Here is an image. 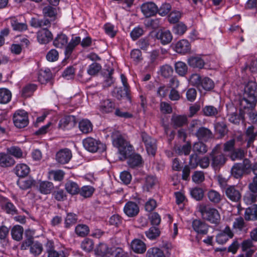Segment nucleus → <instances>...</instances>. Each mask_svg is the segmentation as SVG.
<instances>
[{"instance_id": "nucleus-13", "label": "nucleus", "mask_w": 257, "mask_h": 257, "mask_svg": "<svg viewBox=\"0 0 257 257\" xmlns=\"http://www.w3.org/2000/svg\"><path fill=\"white\" fill-rule=\"evenodd\" d=\"M124 213L130 217L137 216L139 212L138 204L133 201L127 202L123 207Z\"/></svg>"}, {"instance_id": "nucleus-44", "label": "nucleus", "mask_w": 257, "mask_h": 257, "mask_svg": "<svg viewBox=\"0 0 257 257\" xmlns=\"http://www.w3.org/2000/svg\"><path fill=\"white\" fill-rule=\"evenodd\" d=\"M42 13L45 17H49L54 19H55L57 14L56 9L50 5L44 7L42 10Z\"/></svg>"}, {"instance_id": "nucleus-22", "label": "nucleus", "mask_w": 257, "mask_h": 257, "mask_svg": "<svg viewBox=\"0 0 257 257\" xmlns=\"http://www.w3.org/2000/svg\"><path fill=\"white\" fill-rule=\"evenodd\" d=\"M25 243L27 246L31 245L30 252L35 256L40 255L43 250L42 244L38 242L32 243V239L31 238L26 240Z\"/></svg>"}, {"instance_id": "nucleus-5", "label": "nucleus", "mask_w": 257, "mask_h": 257, "mask_svg": "<svg viewBox=\"0 0 257 257\" xmlns=\"http://www.w3.org/2000/svg\"><path fill=\"white\" fill-rule=\"evenodd\" d=\"M249 192L243 196V200L247 204H251L257 200V177H253L248 184Z\"/></svg>"}, {"instance_id": "nucleus-14", "label": "nucleus", "mask_w": 257, "mask_h": 257, "mask_svg": "<svg viewBox=\"0 0 257 257\" xmlns=\"http://www.w3.org/2000/svg\"><path fill=\"white\" fill-rule=\"evenodd\" d=\"M76 124L75 118L74 116H66L60 119L58 127L59 128L65 130L73 127Z\"/></svg>"}, {"instance_id": "nucleus-4", "label": "nucleus", "mask_w": 257, "mask_h": 257, "mask_svg": "<svg viewBox=\"0 0 257 257\" xmlns=\"http://www.w3.org/2000/svg\"><path fill=\"white\" fill-rule=\"evenodd\" d=\"M201 212L203 217L211 223L214 224L219 223L220 215L216 209L204 206L201 209Z\"/></svg>"}, {"instance_id": "nucleus-8", "label": "nucleus", "mask_w": 257, "mask_h": 257, "mask_svg": "<svg viewBox=\"0 0 257 257\" xmlns=\"http://www.w3.org/2000/svg\"><path fill=\"white\" fill-rule=\"evenodd\" d=\"M13 121L15 126L19 128H23L28 124V116L27 113L24 110H18L15 113Z\"/></svg>"}, {"instance_id": "nucleus-36", "label": "nucleus", "mask_w": 257, "mask_h": 257, "mask_svg": "<svg viewBox=\"0 0 257 257\" xmlns=\"http://www.w3.org/2000/svg\"><path fill=\"white\" fill-rule=\"evenodd\" d=\"M12 98L11 91L6 88H0V103L7 104L9 103Z\"/></svg>"}, {"instance_id": "nucleus-38", "label": "nucleus", "mask_w": 257, "mask_h": 257, "mask_svg": "<svg viewBox=\"0 0 257 257\" xmlns=\"http://www.w3.org/2000/svg\"><path fill=\"white\" fill-rule=\"evenodd\" d=\"M115 108L113 102L109 99L103 101L100 105V110L103 113H109L112 112Z\"/></svg>"}, {"instance_id": "nucleus-45", "label": "nucleus", "mask_w": 257, "mask_h": 257, "mask_svg": "<svg viewBox=\"0 0 257 257\" xmlns=\"http://www.w3.org/2000/svg\"><path fill=\"white\" fill-rule=\"evenodd\" d=\"M75 231L78 236L84 237L89 233V228L86 224H79L75 227Z\"/></svg>"}, {"instance_id": "nucleus-46", "label": "nucleus", "mask_w": 257, "mask_h": 257, "mask_svg": "<svg viewBox=\"0 0 257 257\" xmlns=\"http://www.w3.org/2000/svg\"><path fill=\"white\" fill-rule=\"evenodd\" d=\"M23 228L20 225L15 226L11 230V234L14 239L19 241L22 239Z\"/></svg>"}, {"instance_id": "nucleus-23", "label": "nucleus", "mask_w": 257, "mask_h": 257, "mask_svg": "<svg viewBox=\"0 0 257 257\" xmlns=\"http://www.w3.org/2000/svg\"><path fill=\"white\" fill-rule=\"evenodd\" d=\"M244 218L246 220H257V204L252 205L246 208L244 212Z\"/></svg>"}, {"instance_id": "nucleus-20", "label": "nucleus", "mask_w": 257, "mask_h": 257, "mask_svg": "<svg viewBox=\"0 0 257 257\" xmlns=\"http://www.w3.org/2000/svg\"><path fill=\"white\" fill-rule=\"evenodd\" d=\"M245 141L247 143L246 147L249 148L253 146V143L257 136V132L254 131L253 126H248L245 132Z\"/></svg>"}, {"instance_id": "nucleus-48", "label": "nucleus", "mask_w": 257, "mask_h": 257, "mask_svg": "<svg viewBox=\"0 0 257 257\" xmlns=\"http://www.w3.org/2000/svg\"><path fill=\"white\" fill-rule=\"evenodd\" d=\"M7 153L11 156L12 155L15 158L20 159L23 158V152L19 147L12 146L7 149Z\"/></svg>"}, {"instance_id": "nucleus-52", "label": "nucleus", "mask_w": 257, "mask_h": 257, "mask_svg": "<svg viewBox=\"0 0 257 257\" xmlns=\"http://www.w3.org/2000/svg\"><path fill=\"white\" fill-rule=\"evenodd\" d=\"M204 115L207 116H215L218 113V109L212 105H206L203 108Z\"/></svg>"}, {"instance_id": "nucleus-62", "label": "nucleus", "mask_w": 257, "mask_h": 257, "mask_svg": "<svg viewBox=\"0 0 257 257\" xmlns=\"http://www.w3.org/2000/svg\"><path fill=\"white\" fill-rule=\"evenodd\" d=\"M95 251L96 253L99 255L103 256L108 253H110V251L106 244L100 243L96 248Z\"/></svg>"}, {"instance_id": "nucleus-18", "label": "nucleus", "mask_w": 257, "mask_h": 257, "mask_svg": "<svg viewBox=\"0 0 257 257\" xmlns=\"http://www.w3.org/2000/svg\"><path fill=\"white\" fill-rule=\"evenodd\" d=\"M53 35L47 29L44 28L39 31L37 34V39L41 44H47L52 40Z\"/></svg>"}, {"instance_id": "nucleus-47", "label": "nucleus", "mask_w": 257, "mask_h": 257, "mask_svg": "<svg viewBox=\"0 0 257 257\" xmlns=\"http://www.w3.org/2000/svg\"><path fill=\"white\" fill-rule=\"evenodd\" d=\"M77 216L76 214L73 213H67L65 219V227L66 228H70L77 222Z\"/></svg>"}, {"instance_id": "nucleus-35", "label": "nucleus", "mask_w": 257, "mask_h": 257, "mask_svg": "<svg viewBox=\"0 0 257 257\" xmlns=\"http://www.w3.org/2000/svg\"><path fill=\"white\" fill-rule=\"evenodd\" d=\"M129 158L127 160V164L131 168H135L140 166L142 163V158L141 155L139 154H134L128 155Z\"/></svg>"}, {"instance_id": "nucleus-21", "label": "nucleus", "mask_w": 257, "mask_h": 257, "mask_svg": "<svg viewBox=\"0 0 257 257\" xmlns=\"http://www.w3.org/2000/svg\"><path fill=\"white\" fill-rule=\"evenodd\" d=\"M156 38L163 45L170 43L173 38L171 32L169 30L159 31L156 34Z\"/></svg>"}, {"instance_id": "nucleus-29", "label": "nucleus", "mask_w": 257, "mask_h": 257, "mask_svg": "<svg viewBox=\"0 0 257 257\" xmlns=\"http://www.w3.org/2000/svg\"><path fill=\"white\" fill-rule=\"evenodd\" d=\"M158 183V179L154 176L149 175L146 177L145 183L144 185V190L149 192L154 188Z\"/></svg>"}, {"instance_id": "nucleus-49", "label": "nucleus", "mask_w": 257, "mask_h": 257, "mask_svg": "<svg viewBox=\"0 0 257 257\" xmlns=\"http://www.w3.org/2000/svg\"><path fill=\"white\" fill-rule=\"evenodd\" d=\"M146 257H165V255L161 249L158 247H152L148 250Z\"/></svg>"}, {"instance_id": "nucleus-59", "label": "nucleus", "mask_w": 257, "mask_h": 257, "mask_svg": "<svg viewBox=\"0 0 257 257\" xmlns=\"http://www.w3.org/2000/svg\"><path fill=\"white\" fill-rule=\"evenodd\" d=\"M94 192V189L90 186H84L80 189L79 193L84 198L90 197Z\"/></svg>"}, {"instance_id": "nucleus-61", "label": "nucleus", "mask_w": 257, "mask_h": 257, "mask_svg": "<svg viewBox=\"0 0 257 257\" xmlns=\"http://www.w3.org/2000/svg\"><path fill=\"white\" fill-rule=\"evenodd\" d=\"M101 69V65L99 63L94 62L89 66L87 73L90 75H95L98 73Z\"/></svg>"}, {"instance_id": "nucleus-41", "label": "nucleus", "mask_w": 257, "mask_h": 257, "mask_svg": "<svg viewBox=\"0 0 257 257\" xmlns=\"http://www.w3.org/2000/svg\"><path fill=\"white\" fill-rule=\"evenodd\" d=\"M67 43L68 38L63 34H58L53 41V44L55 47L61 48L65 46Z\"/></svg>"}, {"instance_id": "nucleus-31", "label": "nucleus", "mask_w": 257, "mask_h": 257, "mask_svg": "<svg viewBox=\"0 0 257 257\" xmlns=\"http://www.w3.org/2000/svg\"><path fill=\"white\" fill-rule=\"evenodd\" d=\"M171 122L175 127H179L185 125L187 122V118L185 115H173Z\"/></svg>"}, {"instance_id": "nucleus-63", "label": "nucleus", "mask_w": 257, "mask_h": 257, "mask_svg": "<svg viewBox=\"0 0 257 257\" xmlns=\"http://www.w3.org/2000/svg\"><path fill=\"white\" fill-rule=\"evenodd\" d=\"M187 26L182 23H180L173 27L174 33L179 35H182L187 30Z\"/></svg>"}, {"instance_id": "nucleus-24", "label": "nucleus", "mask_w": 257, "mask_h": 257, "mask_svg": "<svg viewBox=\"0 0 257 257\" xmlns=\"http://www.w3.org/2000/svg\"><path fill=\"white\" fill-rule=\"evenodd\" d=\"M190 44L186 40H181L178 41L175 45V50L178 53L185 54L190 51Z\"/></svg>"}, {"instance_id": "nucleus-58", "label": "nucleus", "mask_w": 257, "mask_h": 257, "mask_svg": "<svg viewBox=\"0 0 257 257\" xmlns=\"http://www.w3.org/2000/svg\"><path fill=\"white\" fill-rule=\"evenodd\" d=\"M36 88V85L34 84L26 85L22 90V96L24 97L30 96Z\"/></svg>"}, {"instance_id": "nucleus-51", "label": "nucleus", "mask_w": 257, "mask_h": 257, "mask_svg": "<svg viewBox=\"0 0 257 257\" xmlns=\"http://www.w3.org/2000/svg\"><path fill=\"white\" fill-rule=\"evenodd\" d=\"M191 150L190 144L187 143L183 146L177 147L175 148V152L178 155H188L190 154Z\"/></svg>"}, {"instance_id": "nucleus-9", "label": "nucleus", "mask_w": 257, "mask_h": 257, "mask_svg": "<svg viewBox=\"0 0 257 257\" xmlns=\"http://www.w3.org/2000/svg\"><path fill=\"white\" fill-rule=\"evenodd\" d=\"M251 167L249 161L247 159L243 161V164H236L231 169V174L236 178L241 177L245 169H248Z\"/></svg>"}, {"instance_id": "nucleus-1", "label": "nucleus", "mask_w": 257, "mask_h": 257, "mask_svg": "<svg viewBox=\"0 0 257 257\" xmlns=\"http://www.w3.org/2000/svg\"><path fill=\"white\" fill-rule=\"evenodd\" d=\"M257 101V83L248 81L244 88L243 96L239 100L241 108H252Z\"/></svg>"}, {"instance_id": "nucleus-55", "label": "nucleus", "mask_w": 257, "mask_h": 257, "mask_svg": "<svg viewBox=\"0 0 257 257\" xmlns=\"http://www.w3.org/2000/svg\"><path fill=\"white\" fill-rule=\"evenodd\" d=\"M191 196L196 200H201L204 196V192L200 188L195 187L190 189Z\"/></svg>"}, {"instance_id": "nucleus-57", "label": "nucleus", "mask_w": 257, "mask_h": 257, "mask_svg": "<svg viewBox=\"0 0 257 257\" xmlns=\"http://www.w3.org/2000/svg\"><path fill=\"white\" fill-rule=\"evenodd\" d=\"M213 81L208 77H204L202 79L200 88H202L206 90H209L214 87Z\"/></svg>"}, {"instance_id": "nucleus-16", "label": "nucleus", "mask_w": 257, "mask_h": 257, "mask_svg": "<svg viewBox=\"0 0 257 257\" xmlns=\"http://www.w3.org/2000/svg\"><path fill=\"white\" fill-rule=\"evenodd\" d=\"M199 140L207 142L213 138L211 131L205 127H199L195 134Z\"/></svg>"}, {"instance_id": "nucleus-43", "label": "nucleus", "mask_w": 257, "mask_h": 257, "mask_svg": "<svg viewBox=\"0 0 257 257\" xmlns=\"http://www.w3.org/2000/svg\"><path fill=\"white\" fill-rule=\"evenodd\" d=\"M52 77V73L49 69L41 71L38 75V80L42 84H45L49 81Z\"/></svg>"}, {"instance_id": "nucleus-33", "label": "nucleus", "mask_w": 257, "mask_h": 257, "mask_svg": "<svg viewBox=\"0 0 257 257\" xmlns=\"http://www.w3.org/2000/svg\"><path fill=\"white\" fill-rule=\"evenodd\" d=\"M116 93L115 97L118 99L125 98L127 100H131V96L130 95L129 87L122 86L116 89Z\"/></svg>"}, {"instance_id": "nucleus-30", "label": "nucleus", "mask_w": 257, "mask_h": 257, "mask_svg": "<svg viewBox=\"0 0 257 257\" xmlns=\"http://www.w3.org/2000/svg\"><path fill=\"white\" fill-rule=\"evenodd\" d=\"M79 128L82 133L87 134L92 131L93 125L88 119H82L79 122Z\"/></svg>"}, {"instance_id": "nucleus-25", "label": "nucleus", "mask_w": 257, "mask_h": 257, "mask_svg": "<svg viewBox=\"0 0 257 257\" xmlns=\"http://www.w3.org/2000/svg\"><path fill=\"white\" fill-rule=\"evenodd\" d=\"M15 173L19 178H24L30 172V168L25 164H18L14 169Z\"/></svg>"}, {"instance_id": "nucleus-64", "label": "nucleus", "mask_w": 257, "mask_h": 257, "mask_svg": "<svg viewBox=\"0 0 257 257\" xmlns=\"http://www.w3.org/2000/svg\"><path fill=\"white\" fill-rule=\"evenodd\" d=\"M160 72L161 75L164 77H169L172 75L173 69L170 65H165L161 67Z\"/></svg>"}, {"instance_id": "nucleus-54", "label": "nucleus", "mask_w": 257, "mask_h": 257, "mask_svg": "<svg viewBox=\"0 0 257 257\" xmlns=\"http://www.w3.org/2000/svg\"><path fill=\"white\" fill-rule=\"evenodd\" d=\"M145 233L148 238L153 240L160 236V231L157 227H151Z\"/></svg>"}, {"instance_id": "nucleus-28", "label": "nucleus", "mask_w": 257, "mask_h": 257, "mask_svg": "<svg viewBox=\"0 0 257 257\" xmlns=\"http://www.w3.org/2000/svg\"><path fill=\"white\" fill-rule=\"evenodd\" d=\"M131 247L133 250L138 253H144L146 250L145 243L139 239H136L132 241Z\"/></svg>"}, {"instance_id": "nucleus-6", "label": "nucleus", "mask_w": 257, "mask_h": 257, "mask_svg": "<svg viewBox=\"0 0 257 257\" xmlns=\"http://www.w3.org/2000/svg\"><path fill=\"white\" fill-rule=\"evenodd\" d=\"M211 158V166L215 169H217L223 166L226 158L224 155L219 150L218 147L216 146L209 154Z\"/></svg>"}, {"instance_id": "nucleus-2", "label": "nucleus", "mask_w": 257, "mask_h": 257, "mask_svg": "<svg viewBox=\"0 0 257 257\" xmlns=\"http://www.w3.org/2000/svg\"><path fill=\"white\" fill-rule=\"evenodd\" d=\"M112 143L118 148L121 160L125 159L133 151V147L121 135H114Z\"/></svg>"}, {"instance_id": "nucleus-53", "label": "nucleus", "mask_w": 257, "mask_h": 257, "mask_svg": "<svg viewBox=\"0 0 257 257\" xmlns=\"http://www.w3.org/2000/svg\"><path fill=\"white\" fill-rule=\"evenodd\" d=\"M192 150L195 153L205 154L207 151V148L205 144L201 142H198L193 144Z\"/></svg>"}, {"instance_id": "nucleus-11", "label": "nucleus", "mask_w": 257, "mask_h": 257, "mask_svg": "<svg viewBox=\"0 0 257 257\" xmlns=\"http://www.w3.org/2000/svg\"><path fill=\"white\" fill-rule=\"evenodd\" d=\"M226 197L231 201L238 202L241 198L240 191L234 186H229L225 190Z\"/></svg>"}, {"instance_id": "nucleus-3", "label": "nucleus", "mask_w": 257, "mask_h": 257, "mask_svg": "<svg viewBox=\"0 0 257 257\" xmlns=\"http://www.w3.org/2000/svg\"><path fill=\"white\" fill-rule=\"evenodd\" d=\"M140 136L145 146L147 153L149 155L154 156L157 148L156 140L143 131L140 132Z\"/></svg>"}, {"instance_id": "nucleus-60", "label": "nucleus", "mask_w": 257, "mask_h": 257, "mask_svg": "<svg viewBox=\"0 0 257 257\" xmlns=\"http://www.w3.org/2000/svg\"><path fill=\"white\" fill-rule=\"evenodd\" d=\"M81 246L84 250L89 252L93 249L94 243L91 239L86 238L82 242Z\"/></svg>"}, {"instance_id": "nucleus-32", "label": "nucleus", "mask_w": 257, "mask_h": 257, "mask_svg": "<svg viewBox=\"0 0 257 257\" xmlns=\"http://www.w3.org/2000/svg\"><path fill=\"white\" fill-rule=\"evenodd\" d=\"M35 183V180L32 178L24 179L20 178L17 182V185L22 190H27L31 188Z\"/></svg>"}, {"instance_id": "nucleus-34", "label": "nucleus", "mask_w": 257, "mask_h": 257, "mask_svg": "<svg viewBox=\"0 0 257 257\" xmlns=\"http://www.w3.org/2000/svg\"><path fill=\"white\" fill-rule=\"evenodd\" d=\"M31 26L35 28L46 27V29L50 27V21L47 19H38L36 18H32L31 20Z\"/></svg>"}, {"instance_id": "nucleus-27", "label": "nucleus", "mask_w": 257, "mask_h": 257, "mask_svg": "<svg viewBox=\"0 0 257 257\" xmlns=\"http://www.w3.org/2000/svg\"><path fill=\"white\" fill-rule=\"evenodd\" d=\"M188 63L190 66L199 69L203 68L205 65L204 61L199 56L189 57L188 59Z\"/></svg>"}, {"instance_id": "nucleus-19", "label": "nucleus", "mask_w": 257, "mask_h": 257, "mask_svg": "<svg viewBox=\"0 0 257 257\" xmlns=\"http://www.w3.org/2000/svg\"><path fill=\"white\" fill-rule=\"evenodd\" d=\"M15 164L14 159L8 153H0V167L8 168L13 166Z\"/></svg>"}, {"instance_id": "nucleus-40", "label": "nucleus", "mask_w": 257, "mask_h": 257, "mask_svg": "<svg viewBox=\"0 0 257 257\" xmlns=\"http://www.w3.org/2000/svg\"><path fill=\"white\" fill-rule=\"evenodd\" d=\"M207 195L209 201L214 204H218L222 200V197L220 194L213 189L209 190Z\"/></svg>"}, {"instance_id": "nucleus-15", "label": "nucleus", "mask_w": 257, "mask_h": 257, "mask_svg": "<svg viewBox=\"0 0 257 257\" xmlns=\"http://www.w3.org/2000/svg\"><path fill=\"white\" fill-rule=\"evenodd\" d=\"M192 226L195 231L198 234H206L208 232L209 226L204 221L200 219L193 221Z\"/></svg>"}, {"instance_id": "nucleus-50", "label": "nucleus", "mask_w": 257, "mask_h": 257, "mask_svg": "<svg viewBox=\"0 0 257 257\" xmlns=\"http://www.w3.org/2000/svg\"><path fill=\"white\" fill-rule=\"evenodd\" d=\"M175 71L179 75L183 76L187 72V66L186 64L181 61L176 63L175 65Z\"/></svg>"}, {"instance_id": "nucleus-12", "label": "nucleus", "mask_w": 257, "mask_h": 257, "mask_svg": "<svg viewBox=\"0 0 257 257\" xmlns=\"http://www.w3.org/2000/svg\"><path fill=\"white\" fill-rule=\"evenodd\" d=\"M141 10L146 17L154 16L158 12V7L153 2H147L141 6Z\"/></svg>"}, {"instance_id": "nucleus-56", "label": "nucleus", "mask_w": 257, "mask_h": 257, "mask_svg": "<svg viewBox=\"0 0 257 257\" xmlns=\"http://www.w3.org/2000/svg\"><path fill=\"white\" fill-rule=\"evenodd\" d=\"M110 257H129L121 248L113 247L110 249Z\"/></svg>"}, {"instance_id": "nucleus-10", "label": "nucleus", "mask_w": 257, "mask_h": 257, "mask_svg": "<svg viewBox=\"0 0 257 257\" xmlns=\"http://www.w3.org/2000/svg\"><path fill=\"white\" fill-rule=\"evenodd\" d=\"M72 157L71 151L67 148H65L56 153V160L59 163L65 164L70 161Z\"/></svg>"}, {"instance_id": "nucleus-17", "label": "nucleus", "mask_w": 257, "mask_h": 257, "mask_svg": "<svg viewBox=\"0 0 257 257\" xmlns=\"http://www.w3.org/2000/svg\"><path fill=\"white\" fill-rule=\"evenodd\" d=\"M233 236V233L228 226H226L224 229L218 234L216 237V241L219 244L225 243L229 238Z\"/></svg>"}, {"instance_id": "nucleus-7", "label": "nucleus", "mask_w": 257, "mask_h": 257, "mask_svg": "<svg viewBox=\"0 0 257 257\" xmlns=\"http://www.w3.org/2000/svg\"><path fill=\"white\" fill-rule=\"evenodd\" d=\"M84 147L87 151L94 153L97 151H103L105 147L100 141L91 137H87L83 140Z\"/></svg>"}, {"instance_id": "nucleus-37", "label": "nucleus", "mask_w": 257, "mask_h": 257, "mask_svg": "<svg viewBox=\"0 0 257 257\" xmlns=\"http://www.w3.org/2000/svg\"><path fill=\"white\" fill-rule=\"evenodd\" d=\"M65 188L66 191L71 195L77 194L80 191L78 185L76 182L72 181H67L65 183Z\"/></svg>"}, {"instance_id": "nucleus-39", "label": "nucleus", "mask_w": 257, "mask_h": 257, "mask_svg": "<svg viewBox=\"0 0 257 257\" xmlns=\"http://www.w3.org/2000/svg\"><path fill=\"white\" fill-rule=\"evenodd\" d=\"M54 188L52 183L49 181H40L39 189L40 192L44 194L50 193Z\"/></svg>"}, {"instance_id": "nucleus-26", "label": "nucleus", "mask_w": 257, "mask_h": 257, "mask_svg": "<svg viewBox=\"0 0 257 257\" xmlns=\"http://www.w3.org/2000/svg\"><path fill=\"white\" fill-rule=\"evenodd\" d=\"M242 109L240 108L239 113L236 111L228 113V120L230 122L234 124H239L240 120H244V113L242 111Z\"/></svg>"}, {"instance_id": "nucleus-42", "label": "nucleus", "mask_w": 257, "mask_h": 257, "mask_svg": "<svg viewBox=\"0 0 257 257\" xmlns=\"http://www.w3.org/2000/svg\"><path fill=\"white\" fill-rule=\"evenodd\" d=\"M11 25L14 31L22 32L27 29V25L25 23H20L15 18L10 19Z\"/></svg>"}]
</instances>
